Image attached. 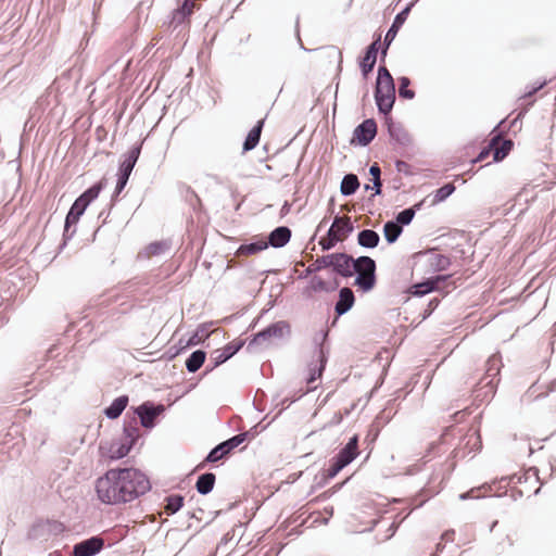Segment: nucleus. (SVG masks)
<instances>
[{"label":"nucleus","instance_id":"473e14b6","mask_svg":"<svg viewBox=\"0 0 556 556\" xmlns=\"http://www.w3.org/2000/svg\"><path fill=\"white\" fill-rule=\"evenodd\" d=\"M330 261L331 260L329 258V254L316 258V261L313 264L308 265L306 269L298 276V279H305L308 276L314 275L320 271L321 269L329 267Z\"/></svg>","mask_w":556,"mask_h":556},{"label":"nucleus","instance_id":"bb28decb","mask_svg":"<svg viewBox=\"0 0 556 556\" xmlns=\"http://www.w3.org/2000/svg\"><path fill=\"white\" fill-rule=\"evenodd\" d=\"M380 242V236L372 229H363L357 233V244L364 249H375Z\"/></svg>","mask_w":556,"mask_h":556},{"label":"nucleus","instance_id":"4be33fe9","mask_svg":"<svg viewBox=\"0 0 556 556\" xmlns=\"http://www.w3.org/2000/svg\"><path fill=\"white\" fill-rule=\"evenodd\" d=\"M501 359L497 355H492L486 361L485 376L480 380L481 389L490 387L491 391L495 389V378L500 374Z\"/></svg>","mask_w":556,"mask_h":556},{"label":"nucleus","instance_id":"864d4df0","mask_svg":"<svg viewBox=\"0 0 556 556\" xmlns=\"http://www.w3.org/2000/svg\"><path fill=\"white\" fill-rule=\"evenodd\" d=\"M49 525L47 526L48 529V535L53 534L58 535L62 533L65 529L64 525L61 521L58 520H46Z\"/></svg>","mask_w":556,"mask_h":556},{"label":"nucleus","instance_id":"338daca9","mask_svg":"<svg viewBox=\"0 0 556 556\" xmlns=\"http://www.w3.org/2000/svg\"><path fill=\"white\" fill-rule=\"evenodd\" d=\"M454 530H447L445 531L443 534H442V540L446 541V542H452L453 539H454Z\"/></svg>","mask_w":556,"mask_h":556},{"label":"nucleus","instance_id":"c03bdc74","mask_svg":"<svg viewBox=\"0 0 556 556\" xmlns=\"http://www.w3.org/2000/svg\"><path fill=\"white\" fill-rule=\"evenodd\" d=\"M410 79L407 76L399 77V97L406 100H413L416 96L413 89H409Z\"/></svg>","mask_w":556,"mask_h":556},{"label":"nucleus","instance_id":"e2e57ef3","mask_svg":"<svg viewBox=\"0 0 556 556\" xmlns=\"http://www.w3.org/2000/svg\"><path fill=\"white\" fill-rule=\"evenodd\" d=\"M476 489H471L467 492L460 493L458 497L460 501H466L468 498H480V495H476Z\"/></svg>","mask_w":556,"mask_h":556},{"label":"nucleus","instance_id":"58836bf2","mask_svg":"<svg viewBox=\"0 0 556 556\" xmlns=\"http://www.w3.org/2000/svg\"><path fill=\"white\" fill-rule=\"evenodd\" d=\"M402 232H403V228H401L400 225H397L393 220H388L383 225V236H384L386 241L389 244L396 242L397 239L400 238V236L402 235Z\"/></svg>","mask_w":556,"mask_h":556},{"label":"nucleus","instance_id":"cd10ccee","mask_svg":"<svg viewBox=\"0 0 556 556\" xmlns=\"http://www.w3.org/2000/svg\"><path fill=\"white\" fill-rule=\"evenodd\" d=\"M216 482V476L213 472H204L200 475L195 482V490L201 495L210 494Z\"/></svg>","mask_w":556,"mask_h":556},{"label":"nucleus","instance_id":"72a5a7b5","mask_svg":"<svg viewBox=\"0 0 556 556\" xmlns=\"http://www.w3.org/2000/svg\"><path fill=\"white\" fill-rule=\"evenodd\" d=\"M339 287V281L336 279L331 287H328L327 282L320 278L319 276H312L307 287L305 288V292L311 290L313 292H331L334 291Z\"/></svg>","mask_w":556,"mask_h":556},{"label":"nucleus","instance_id":"8fccbe9b","mask_svg":"<svg viewBox=\"0 0 556 556\" xmlns=\"http://www.w3.org/2000/svg\"><path fill=\"white\" fill-rule=\"evenodd\" d=\"M169 249L166 241H154L147 247V252L150 255H160Z\"/></svg>","mask_w":556,"mask_h":556},{"label":"nucleus","instance_id":"dca6fc26","mask_svg":"<svg viewBox=\"0 0 556 556\" xmlns=\"http://www.w3.org/2000/svg\"><path fill=\"white\" fill-rule=\"evenodd\" d=\"M143 141H140L131 147V149L123 155V160L119 163L117 176L125 178L130 177L131 172L140 156Z\"/></svg>","mask_w":556,"mask_h":556},{"label":"nucleus","instance_id":"49530a36","mask_svg":"<svg viewBox=\"0 0 556 556\" xmlns=\"http://www.w3.org/2000/svg\"><path fill=\"white\" fill-rule=\"evenodd\" d=\"M502 134L503 132L500 131L496 135H494L489 141L488 146L482 148L478 155L472 160V163H478L485 160L489 156L490 152L492 151L493 147L496 144V141L501 139Z\"/></svg>","mask_w":556,"mask_h":556},{"label":"nucleus","instance_id":"2f4dec72","mask_svg":"<svg viewBox=\"0 0 556 556\" xmlns=\"http://www.w3.org/2000/svg\"><path fill=\"white\" fill-rule=\"evenodd\" d=\"M212 326V323H202L198 325L194 332L190 336L188 340H186V344L191 346H195L202 343L210 337L208 328Z\"/></svg>","mask_w":556,"mask_h":556},{"label":"nucleus","instance_id":"20e7f679","mask_svg":"<svg viewBox=\"0 0 556 556\" xmlns=\"http://www.w3.org/2000/svg\"><path fill=\"white\" fill-rule=\"evenodd\" d=\"M140 437L137 419L128 417L126 414L123 422V435L119 440L111 443L109 456L111 459L117 460L126 457L131 448L136 445Z\"/></svg>","mask_w":556,"mask_h":556},{"label":"nucleus","instance_id":"6ab92c4d","mask_svg":"<svg viewBox=\"0 0 556 556\" xmlns=\"http://www.w3.org/2000/svg\"><path fill=\"white\" fill-rule=\"evenodd\" d=\"M387 130L390 139L402 147L410 144V136L400 123H395L391 116L386 117Z\"/></svg>","mask_w":556,"mask_h":556},{"label":"nucleus","instance_id":"c9c22d12","mask_svg":"<svg viewBox=\"0 0 556 556\" xmlns=\"http://www.w3.org/2000/svg\"><path fill=\"white\" fill-rule=\"evenodd\" d=\"M267 248L268 247H267V243L265 242V239H257L255 241L241 244L237 250V254L238 255H253V254H256L258 252L266 250Z\"/></svg>","mask_w":556,"mask_h":556},{"label":"nucleus","instance_id":"3c124183","mask_svg":"<svg viewBox=\"0 0 556 556\" xmlns=\"http://www.w3.org/2000/svg\"><path fill=\"white\" fill-rule=\"evenodd\" d=\"M342 225L336 226V230L342 236V241L348 238L354 231V225L350 217H342Z\"/></svg>","mask_w":556,"mask_h":556},{"label":"nucleus","instance_id":"c85d7f7f","mask_svg":"<svg viewBox=\"0 0 556 556\" xmlns=\"http://www.w3.org/2000/svg\"><path fill=\"white\" fill-rule=\"evenodd\" d=\"M359 185L357 175L353 173L345 174L340 184V192L343 197H351L356 193Z\"/></svg>","mask_w":556,"mask_h":556},{"label":"nucleus","instance_id":"412c9836","mask_svg":"<svg viewBox=\"0 0 556 556\" xmlns=\"http://www.w3.org/2000/svg\"><path fill=\"white\" fill-rule=\"evenodd\" d=\"M358 455V435L354 434L346 444L334 456L345 467L350 465Z\"/></svg>","mask_w":556,"mask_h":556},{"label":"nucleus","instance_id":"6e6d98bb","mask_svg":"<svg viewBox=\"0 0 556 556\" xmlns=\"http://www.w3.org/2000/svg\"><path fill=\"white\" fill-rule=\"evenodd\" d=\"M128 180H129L128 178L117 176V181L115 185L114 192L112 194V200H114L115 198H117L119 195V193L125 189Z\"/></svg>","mask_w":556,"mask_h":556},{"label":"nucleus","instance_id":"aec40b11","mask_svg":"<svg viewBox=\"0 0 556 556\" xmlns=\"http://www.w3.org/2000/svg\"><path fill=\"white\" fill-rule=\"evenodd\" d=\"M291 236L292 231L288 226H278L268 233L265 242L268 248L280 249L289 243Z\"/></svg>","mask_w":556,"mask_h":556},{"label":"nucleus","instance_id":"a19ab883","mask_svg":"<svg viewBox=\"0 0 556 556\" xmlns=\"http://www.w3.org/2000/svg\"><path fill=\"white\" fill-rule=\"evenodd\" d=\"M456 190L453 182H447L433 192L432 205H437L450 198Z\"/></svg>","mask_w":556,"mask_h":556},{"label":"nucleus","instance_id":"f03ea898","mask_svg":"<svg viewBox=\"0 0 556 556\" xmlns=\"http://www.w3.org/2000/svg\"><path fill=\"white\" fill-rule=\"evenodd\" d=\"M98 500L105 505H124L126 495L123 489L121 468H111L96 480Z\"/></svg>","mask_w":556,"mask_h":556},{"label":"nucleus","instance_id":"0e129e2a","mask_svg":"<svg viewBox=\"0 0 556 556\" xmlns=\"http://www.w3.org/2000/svg\"><path fill=\"white\" fill-rule=\"evenodd\" d=\"M546 85V81H542L540 84H538L536 86H533L530 90H528L526 93H525V97H531L533 96L534 93H536L539 90H541L544 86Z\"/></svg>","mask_w":556,"mask_h":556},{"label":"nucleus","instance_id":"4d7b16f0","mask_svg":"<svg viewBox=\"0 0 556 556\" xmlns=\"http://www.w3.org/2000/svg\"><path fill=\"white\" fill-rule=\"evenodd\" d=\"M430 278H431V280L433 282V286L435 287V290L439 291L440 288H441V285H443L447 280H450L452 278V275L451 274H447V275H437V276H432Z\"/></svg>","mask_w":556,"mask_h":556},{"label":"nucleus","instance_id":"7ed1b4c3","mask_svg":"<svg viewBox=\"0 0 556 556\" xmlns=\"http://www.w3.org/2000/svg\"><path fill=\"white\" fill-rule=\"evenodd\" d=\"M121 471L123 489L126 495L125 504L134 502L151 490L152 485L150 479L141 470L132 467H124L121 468Z\"/></svg>","mask_w":556,"mask_h":556},{"label":"nucleus","instance_id":"603ef678","mask_svg":"<svg viewBox=\"0 0 556 556\" xmlns=\"http://www.w3.org/2000/svg\"><path fill=\"white\" fill-rule=\"evenodd\" d=\"M343 468H345V466L343 464H341L338 459H336L334 457H332V459L330 460V466L329 468L326 470V471H323L324 475L329 478V479H332L334 478Z\"/></svg>","mask_w":556,"mask_h":556},{"label":"nucleus","instance_id":"393cba45","mask_svg":"<svg viewBox=\"0 0 556 556\" xmlns=\"http://www.w3.org/2000/svg\"><path fill=\"white\" fill-rule=\"evenodd\" d=\"M129 399L127 395H121L112 401V403L104 408L103 414L104 416L110 419L114 420L117 419L123 412L126 409L128 405Z\"/></svg>","mask_w":556,"mask_h":556},{"label":"nucleus","instance_id":"0eeeda50","mask_svg":"<svg viewBox=\"0 0 556 556\" xmlns=\"http://www.w3.org/2000/svg\"><path fill=\"white\" fill-rule=\"evenodd\" d=\"M291 336V326L287 320H278L269 324L261 331L253 334L251 340L248 342L247 350L252 351L255 344L268 341L269 339H283L285 337Z\"/></svg>","mask_w":556,"mask_h":556},{"label":"nucleus","instance_id":"680f3d73","mask_svg":"<svg viewBox=\"0 0 556 556\" xmlns=\"http://www.w3.org/2000/svg\"><path fill=\"white\" fill-rule=\"evenodd\" d=\"M440 300L439 299H431L428 303V308L425 311V318L429 316L439 305Z\"/></svg>","mask_w":556,"mask_h":556},{"label":"nucleus","instance_id":"39448f33","mask_svg":"<svg viewBox=\"0 0 556 556\" xmlns=\"http://www.w3.org/2000/svg\"><path fill=\"white\" fill-rule=\"evenodd\" d=\"M377 264L367 255L356 257L354 286L363 293L370 292L377 283Z\"/></svg>","mask_w":556,"mask_h":556},{"label":"nucleus","instance_id":"4468645a","mask_svg":"<svg viewBox=\"0 0 556 556\" xmlns=\"http://www.w3.org/2000/svg\"><path fill=\"white\" fill-rule=\"evenodd\" d=\"M104 547V540L100 535H93L76 543L71 556H96Z\"/></svg>","mask_w":556,"mask_h":556},{"label":"nucleus","instance_id":"4c0bfd02","mask_svg":"<svg viewBox=\"0 0 556 556\" xmlns=\"http://www.w3.org/2000/svg\"><path fill=\"white\" fill-rule=\"evenodd\" d=\"M166 505L164 507L165 514L168 516L175 515L178 513L185 502V497L181 494H170L165 497Z\"/></svg>","mask_w":556,"mask_h":556},{"label":"nucleus","instance_id":"9d476101","mask_svg":"<svg viewBox=\"0 0 556 556\" xmlns=\"http://www.w3.org/2000/svg\"><path fill=\"white\" fill-rule=\"evenodd\" d=\"M395 85L375 87L374 97L377 105V110L380 114L386 117L390 116L393 105L396 100Z\"/></svg>","mask_w":556,"mask_h":556},{"label":"nucleus","instance_id":"f257e3e1","mask_svg":"<svg viewBox=\"0 0 556 556\" xmlns=\"http://www.w3.org/2000/svg\"><path fill=\"white\" fill-rule=\"evenodd\" d=\"M105 186L106 180L102 178L75 199L65 216L63 239L59 247L60 251L63 250L67 242L75 236L76 224L79 222V218L84 215L87 207L99 197Z\"/></svg>","mask_w":556,"mask_h":556},{"label":"nucleus","instance_id":"7c9ffc66","mask_svg":"<svg viewBox=\"0 0 556 556\" xmlns=\"http://www.w3.org/2000/svg\"><path fill=\"white\" fill-rule=\"evenodd\" d=\"M329 330L328 329H321L318 332H316L313 337V355L319 356V352H324L325 355L329 358V348L326 345V342L328 340Z\"/></svg>","mask_w":556,"mask_h":556},{"label":"nucleus","instance_id":"f3484780","mask_svg":"<svg viewBox=\"0 0 556 556\" xmlns=\"http://www.w3.org/2000/svg\"><path fill=\"white\" fill-rule=\"evenodd\" d=\"M355 303V295L353 291L343 287L339 290L338 301L334 304L336 318L332 321V326L336 325L337 320L344 314H346L353 307Z\"/></svg>","mask_w":556,"mask_h":556},{"label":"nucleus","instance_id":"c756f323","mask_svg":"<svg viewBox=\"0 0 556 556\" xmlns=\"http://www.w3.org/2000/svg\"><path fill=\"white\" fill-rule=\"evenodd\" d=\"M206 359V352L204 350L193 351L186 359V369L190 374L197 372Z\"/></svg>","mask_w":556,"mask_h":556},{"label":"nucleus","instance_id":"2eb2a0df","mask_svg":"<svg viewBox=\"0 0 556 556\" xmlns=\"http://www.w3.org/2000/svg\"><path fill=\"white\" fill-rule=\"evenodd\" d=\"M244 343L243 340H236L227 343L222 350L214 351L211 358L212 368H217L235 356L243 348Z\"/></svg>","mask_w":556,"mask_h":556},{"label":"nucleus","instance_id":"6e6552de","mask_svg":"<svg viewBox=\"0 0 556 556\" xmlns=\"http://www.w3.org/2000/svg\"><path fill=\"white\" fill-rule=\"evenodd\" d=\"M248 440V433H238L215 445L206 455L198 468L204 467L206 463H216L227 456L231 451Z\"/></svg>","mask_w":556,"mask_h":556},{"label":"nucleus","instance_id":"052dcab7","mask_svg":"<svg viewBox=\"0 0 556 556\" xmlns=\"http://www.w3.org/2000/svg\"><path fill=\"white\" fill-rule=\"evenodd\" d=\"M369 175L371 176V179H379L381 178V169L380 166L377 163H374L369 167Z\"/></svg>","mask_w":556,"mask_h":556},{"label":"nucleus","instance_id":"e433bc0d","mask_svg":"<svg viewBox=\"0 0 556 556\" xmlns=\"http://www.w3.org/2000/svg\"><path fill=\"white\" fill-rule=\"evenodd\" d=\"M530 477H534L536 481L540 480L538 468L531 467L522 475L514 473L511 476L502 477L500 483H522L527 482Z\"/></svg>","mask_w":556,"mask_h":556},{"label":"nucleus","instance_id":"f704fd0d","mask_svg":"<svg viewBox=\"0 0 556 556\" xmlns=\"http://www.w3.org/2000/svg\"><path fill=\"white\" fill-rule=\"evenodd\" d=\"M513 148L514 141L511 139H504L500 144L498 141H496V144L492 149L493 161L495 163L503 161L509 154Z\"/></svg>","mask_w":556,"mask_h":556},{"label":"nucleus","instance_id":"774afa93","mask_svg":"<svg viewBox=\"0 0 556 556\" xmlns=\"http://www.w3.org/2000/svg\"><path fill=\"white\" fill-rule=\"evenodd\" d=\"M290 210H291V204L288 201H286L283 203V205L281 206L280 216L281 217L286 216L290 212Z\"/></svg>","mask_w":556,"mask_h":556},{"label":"nucleus","instance_id":"b1692460","mask_svg":"<svg viewBox=\"0 0 556 556\" xmlns=\"http://www.w3.org/2000/svg\"><path fill=\"white\" fill-rule=\"evenodd\" d=\"M193 1L184 0V2L175 10L172 11L168 25L177 27L182 24L192 13Z\"/></svg>","mask_w":556,"mask_h":556},{"label":"nucleus","instance_id":"69168bd1","mask_svg":"<svg viewBox=\"0 0 556 556\" xmlns=\"http://www.w3.org/2000/svg\"><path fill=\"white\" fill-rule=\"evenodd\" d=\"M556 391V380H553L548 383V388H547V391L545 393H541L539 395L535 396V399H540V397H545L547 396L551 392H555Z\"/></svg>","mask_w":556,"mask_h":556},{"label":"nucleus","instance_id":"ddd939ff","mask_svg":"<svg viewBox=\"0 0 556 556\" xmlns=\"http://www.w3.org/2000/svg\"><path fill=\"white\" fill-rule=\"evenodd\" d=\"M381 38L377 37L369 46L366 47L364 55L359 59L358 65L364 78L372 72L379 50H381Z\"/></svg>","mask_w":556,"mask_h":556},{"label":"nucleus","instance_id":"bf43d9fd","mask_svg":"<svg viewBox=\"0 0 556 556\" xmlns=\"http://www.w3.org/2000/svg\"><path fill=\"white\" fill-rule=\"evenodd\" d=\"M330 479L327 478L324 472H321L320 475H316L315 478H314V484H313V489H320V488H324L328 481Z\"/></svg>","mask_w":556,"mask_h":556},{"label":"nucleus","instance_id":"13d9d810","mask_svg":"<svg viewBox=\"0 0 556 556\" xmlns=\"http://www.w3.org/2000/svg\"><path fill=\"white\" fill-rule=\"evenodd\" d=\"M395 168L399 173H403L406 176H410L413 174L409 164L402 160L395 161Z\"/></svg>","mask_w":556,"mask_h":556},{"label":"nucleus","instance_id":"5701e85b","mask_svg":"<svg viewBox=\"0 0 556 556\" xmlns=\"http://www.w3.org/2000/svg\"><path fill=\"white\" fill-rule=\"evenodd\" d=\"M342 222V216L339 214L334 216L332 225L327 231V239H321L319 241V245L323 251H329L333 249L339 242L342 241V236L339 233V230H336V226L340 225Z\"/></svg>","mask_w":556,"mask_h":556},{"label":"nucleus","instance_id":"a878e982","mask_svg":"<svg viewBox=\"0 0 556 556\" xmlns=\"http://www.w3.org/2000/svg\"><path fill=\"white\" fill-rule=\"evenodd\" d=\"M264 123V119L257 121L256 124L248 132L242 146L243 152L251 151L258 144Z\"/></svg>","mask_w":556,"mask_h":556},{"label":"nucleus","instance_id":"a211bd4d","mask_svg":"<svg viewBox=\"0 0 556 556\" xmlns=\"http://www.w3.org/2000/svg\"><path fill=\"white\" fill-rule=\"evenodd\" d=\"M327 363L328 357L324 352H319V356L312 355V359L307 364L308 375L305 379L307 384H312L323 377Z\"/></svg>","mask_w":556,"mask_h":556},{"label":"nucleus","instance_id":"5fc2aeb1","mask_svg":"<svg viewBox=\"0 0 556 556\" xmlns=\"http://www.w3.org/2000/svg\"><path fill=\"white\" fill-rule=\"evenodd\" d=\"M371 181H372V187L366 184L364 186V189L366 191L374 190V193L371 194V197L380 195L382 193V186H383L381 178L371 179Z\"/></svg>","mask_w":556,"mask_h":556},{"label":"nucleus","instance_id":"9b49d317","mask_svg":"<svg viewBox=\"0 0 556 556\" xmlns=\"http://www.w3.org/2000/svg\"><path fill=\"white\" fill-rule=\"evenodd\" d=\"M376 135V121L374 118H366L354 128L350 143L357 144L359 147H367L375 139Z\"/></svg>","mask_w":556,"mask_h":556},{"label":"nucleus","instance_id":"de8ad7c7","mask_svg":"<svg viewBox=\"0 0 556 556\" xmlns=\"http://www.w3.org/2000/svg\"><path fill=\"white\" fill-rule=\"evenodd\" d=\"M414 217H415V215H414L413 208L406 207V208L400 211L395 215V218L392 220L395 222L397 225H400L401 228H403L404 226H408L413 222Z\"/></svg>","mask_w":556,"mask_h":556},{"label":"nucleus","instance_id":"37998d69","mask_svg":"<svg viewBox=\"0 0 556 556\" xmlns=\"http://www.w3.org/2000/svg\"><path fill=\"white\" fill-rule=\"evenodd\" d=\"M48 525L49 523L46 521L35 522L27 533L28 540L35 541V540H40V539H45L46 536H48V529H47Z\"/></svg>","mask_w":556,"mask_h":556},{"label":"nucleus","instance_id":"09e8293b","mask_svg":"<svg viewBox=\"0 0 556 556\" xmlns=\"http://www.w3.org/2000/svg\"><path fill=\"white\" fill-rule=\"evenodd\" d=\"M188 348H190V346L186 344V340L179 339L176 344H174L166 351L167 358L169 361L174 359L179 354H181L184 351H186Z\"/></svg>","mask_w":556,"mask_h":556},{"label":"nucleus","instance_id":"f8f14e48","mask_svg":"<svg viewBox=\"0 0 556 556\" xmlns=\"http://www.w3.org/2000/svg\"><path fill=\"white\" fill-rule=\"evenodd\" d=\"M414 4H415V2H410V3L406 4L405 8L402 9L395 15L391 26L389 27V29L387 30V33L384 35V39H383V43H382V48H381L382 59L386 58L390 45L394 40V38L397 35L401 27L406 22L408 14H409L412 8L414 7Z\"/></svg>","mask_w":556,"mask_h":556},{"label":"nucleus","instance_id":"a18cd8bd","mask_svg":"<svg viewBox=\"0 0 556 556\" xmlns=\"http://www.w3.org/2000/svg\"><path fill=\"white\" fill-rule=\"evenodd\" d=\"M391 85H395L391 73L384 65H380L377 71V79L375 87H383Z\"/></svg>","mask_w":556,"mask_h":556},{"label":"nucleus","instance_id":"ea45409f","mask_svg":"<svg viewBox=\"0 0 556 556\" xmlns=\"http://www.w3.org/2000/svg\"><path fill=\"white\" fill-rule=\"evenodd\" d=\"M433 291H437V290H435V287L433 286V282L430 277L420 282L414 283L409 288V293L414 296H424Z\"/></svg>","mask_w":556,"mask_h":556},{"label":"nucleus","instance_id":"79ce46f5","mask_svg":"<svg viewBox=\"0 0 556 556\" xmlns=\"http://www.w3.org/2000/svg\"><path fill=\"white\" fill-rule=\"evenodd\" d=\"M429 265L434 271H443L451 266V260L444 254H432L429 258Z\"/></svg>","mask_w":556,"mask_h":556},{"label":"nucleus","instance_id":"1a4fd4ad","mask_svg":"<svg viewBox=\"0 0 556 556\" xmlns=\"http://www.w3.org/2000/svg\"><path fill=\"white\" fill-rule=\"evenodd\" d=\"M330 268L343 278H350L355 274L356 258L345 252L329 253Z\"/></svg>","mask_w":556,"mask_h":556},{"label":"nucleus","instance_id":"423d86ee","mask_svg":"<svg viewBox=\"0 0 556 556\" xmlns=\"http://www.w3.org/2000/svg\"><path fill=\"white\" fill-rule=\"evenodd\" d=\"M132 416L139 420L141 427L146 429H153L157 422L159 417L165 412V406L162 403H154L153 401H144L138 406H131Z\"/></svg>","mask_w":556,"mask_h":556}]
</instances>
